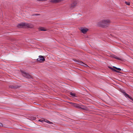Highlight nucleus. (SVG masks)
<instances>
[{
  "label": "nucleus",
  "instance_id": "f257e3e1",
  "mask_svg": "<svg viewBox=\"0 0 133 133\" xmlns=\"http://www.w3.org/2000/svg\"><path fill=\"white\" fill-rule=\"evenodd\" d=\"M111 23V21L109 19H103L98 22L97 24L99 27L105 28L109 26Z\"/></svg>",
  "mask_w": 133,
  "mask_h": 133
},
{
  "label": "nucleus",
  "instance_id": "f03ea898",
  "mask_svg": "<svg viewBox=\"0 0 133 133\" xmlns=\"http://www.w3.org/2000/svg\"><path fill=\"white\" fill-rule=\"evenodd\" d=\"M21 72L22 73V75L24 77L26 78H32V76L30 75L25 72L22 70L21 71Z\"/></svg>",
  "mask_w": 133,
  "mask_h": 133
},
{
  "label": "nucleus",
  "instance_id": "7ed1b4c3",
  "mask_svg": "<svg viewBox=\"0 0 133 133\" xmlns=\"http://www.w3.org/2000/svg\"><path fill=\"white\" fill-rule=\"evenodd\" d=\"M37 61L42 62L45 61V59L44 57L42 56H39V58L37 59Z\"/></svg>",
  "mask_w": 133,
  "mask_h": 133
},
{
  "label": "nucleus",
  "instance_id": "20e7f679",
  "mask_svg": "<svg viewBox=\"0 0 133 133\" xmlns=\"http://www.w3.org/2000/svg\"><path fill=\"white\" fill-rule=\"evenodd\" d=\"M75 61L77 62V63L78 64L80 65H82V66H85V67H87L88 66V65L86 64H85L83 62H82V61H79V60H75Z\"/></svg>",
  "mask_w": 133,
  "mask_h": 133
},
{
  "label": "nucleus",
  "instance_id": "39448f33",
  "mask_svg": "<svg viewBox=\"0 0 133 133\" xmlns=\"http://www.w3.org/2000/svg\"><path fill=\"white\" fill-rule=\"evenodd\" d=\"M28 26V24L27 23H22L18 24L17 25V27L19 28H21L23 27L24 26Z\"/></svg>",
  "mask_w": 133,
  "mask_h": 133
},
{
  "label": "nucleus",
  "instance_id": "423d86ee",
  "mask_svg": "<svg viewBox=\"0 0 133 133\" xmlns=\"http://www.w3.org/2000/svg\"><path fill=\"white\" fill-rule=\"evenodd\" d=\"M80 30L82 32L83 34H85L87 32L88 29L86 28H81Z\"/></svg>",
  "mask_w": 133,
  "mask_h": 133
},
{
  "label": "nucleus",
  "instance_id": "0eeeda50",
  "mask_svg": "<svg viewBox=\"0 0 133 133\" xmlns=\"http://www.w3.org/2000/svg\"><path fill=\"white\" fill-rule=\"evenodd\" d=\"M63 0H51L50 2L52 3H57L62 1Z\"/></svg>",
  "mask_w": 133,
  "mask_h": 133
},
{
  "label": "nucleus",
  "instance_id": "6e6552de",
  "mask_svg": "<svg viewBox=\"0 0 133 133\" xmlns=\"http://www.w3.org/2000/svg\"><path fill=\"white\" fill-rule=\"evenodd\" d=\"M122 92L123 93V95L127 97H128L130 99H131V97L128 94L124 92V90H122Z\"/></svg>",
  "mask_w": 133,
  "mask_h": 133
},
{
  "label": "nucleus",
  "instance_id": "1a4fd4ad",
  "mask_svg": "<svg viewBox=\"0 0 133 133\" xmlns=\"http://www.w3.org/2000/svg\"><path fill=\"white\" fill-rule=\"evenodd\" d=\"M122 92L123 93V95L127 97H128L130 99H131V97L128 94L124 92V90H122Z\"/></svg>",
  "mask_w": 133,
  "mask_h": 133
},
{
  "label": "nucleus",
  "instance_id": "9d476101",
  "mask_svg": "<svg viewBox=\"0 0 133 133\" xmlns=\"http://www.w3.org/2000/svg\"><path fill=\"white\" fill-rule=\"evenodd\" d=\"M77 2L76 1H74L72 3L71 5V7L72 8H75L77 4Z\"/></svg>",
  "mask_w": 133,
  "mask_h": 133
},
{
  "label": "nucleus",
  "instance_id": "9b49d317",
  "mask_svg": "<svg viewBox=\"0 0 133 133\" xmlns=\"http://www.w3.org/2000/svg\"><path fill=\"white\" fill-rule=\"evenodd\" d=\"M81 106V107H80L79 108L86 110H87L88 109V108L87 107L82 105Z\"/></svg>",
  "mask_w": 133,
  "mask_h": 133
},
{
  "label": "nucleus",
  "instance_id": "f8f14e48",
  "mask_svg": "<svg viewBox=\"0 0 133 133\" xmlns=\"http://www.w3.org/2000/svg\"><path fill=\"white\" fill-rule=\"evenodd\" d=\"M72 105L76 108H79L80 106L79 105L76 103H72Z\"/></svg>",
  "mask_w": 133,
  "mask_h": 133
},
{
  "label": "nucleus",
  "instance_id": "ddd939ff",
  "mask_svg": "<svg viewBox=\"0 0 133 133\" xmlns=\"http://www.w3.org/2000/svg\"><path fill=\"white\" fill-rule=\"evenodd\" d=\"M39 30L41 31H45L46 30L44 28L41 27L39 28Z\"/></svg>",
  "mask_w": 133,
  "mask_h": 133
},
{
  "label": "nucleus",
  "instance_id": "4468645a",
  "mask_svg": "<svg viewBox=\"0 0 133 133\" xmlns=\"http://www.w3.org/2000/svg\"><path fill=\"white\" fill-rule=\"evenodd\" d=\"M108 67L111 70H112L113 71H115V72H116V70H115V69H114V68H113L112 67H111L110 66H108Z\"/></svg>",
  "mask_w": 133,
  "mask_h": 133
},
{
  "label": "nucleus",
  "instance_id": "2eb2a0df",
  "mask_svg": "<svg viewBox=\"0 0 133 133\" xmlns=\"http://www.w3.org/2000/svg\"><path fill=\"white\" fill-rule=\"evenodd\" d=\"M75 94L74 93H72V92H71L70 93V95H71L73 97H75Z\"/></svg>",
  "mask_w": 133,
  "mask_h": 133
},
{
  "label": "nucleus",
  "instance_id": "dca6fc26",
  "mask_svg": "<svg viewBox=\"0 0 133 133\" xmlns=\"http://www.w3.org/2000/svg\"><path fill=\"white\" fill-rule=\"evenodd\" d=\"M117 70H118L119 71H121V69L120 68H117ZM117 73H121V72L118 70H117Z\"/></svg>",
  "mask_w": 133,
  "mask_h": 133
},
{
  "label": "nucleus",
  "instance_id": "f3484780",
  "mask_svg": "<svg viewBox=\"0 0 133 133\" xmlns=\"http://www.w3.org/2000/svg\"><path fill=\"white\" fill-rule=\"evenodd\" d=\"M9 87L11 88H14V87L13 85H11L9 86Z\"/></svg>",
  "mask_w": 133,
  "mask_h": 133
},
{
  "label": "nucleus",
  "instance_id": "a211bd4d",
  "mask_svg": "<svg viewBox=\"0 0 133 133\" xmlns=\"http://www.w3.org/2000/svg\"><path fill=\"white\" fill-rule=\"evenodd\" d=\"M125 3L127 5H129L130 4V2H125Z\"/></svg>",
  "mask_w": 133,
  "mask_h": 133
},
{
  "label": "nucleus",
  "instance_id": "6ab92c4d",
  "mask_svg": "<svg viewBox=\"0 0 133 133\" xmlns=\"http://www.w3.org/2000/svg\"><path fill=\"white\" fill-rule=\"evenodd\" d=\"M117 59H119V60H120L122 61H123V59L121 58H118L117 57Z\"/></svg>",
  "mask_w": 133,
  "mask_h": 133
},
{
  "label": "nucleus",
  "instance_id": "aec40b11",
  "mask_svg": "<svg viewBox=\"0 0 133 133\" xmlns=\"http://www.w3.org/2000/svg\"><path fill=\"white\" fill-rule=\"evenodd\" d=\"M47 122L49 123H51V124L52 123V122H50L49 121H48Z\"/></svg>",
  "mask_w": 133,
  "mask_h": 133
},
{
  "label": "nucleus",
  "instance_id": "412c9836",
  "mask_svg": "<svg viewBox=\"0 0 133 133\" xmlns=\"http://www.w3.org/2000/svg\"><path fill=\"white\" fill-rule=\"evenodd\" d=\"M3 126L2 124L0 122V127Z\"/></svg>",
  "mask_w": 133,
  "mask_h": 133
},
{
  "label": "nucleus",
  "instance_id": "4be33fe9",
  "mask_svg": "<svg viewBox=\"0 0 133 133\" xmlns=\"http://www.w3.org/2000/svg\"><path fill=\"white\" fill-rule=\"evenodd\" d=\"M37 0L38 1H43V0Z\"/></svg>",
  "mask_w": 133,
  "mask_h": 133
},
{
  "label": "nucleus",
  "instance_id": "5701e85b",
  "mask_svg": "<svg viewBox=\"0 0 133 133\" xmlns=\"http://www.w3.org/2000/svg\"><path fill=\"white\" fill-rule=\"evenodd\" d=\"M39 121H40V122H42V121H41L40 119H39Z\"/></svg>",
  "mask_w": 133,
  "mask_h": 133
},
{
  "label": "nucleus",
  "instance_id": "b1692460",
  "mask_svg": "<svg viewBox=\"0 0 133 133\" xmlns=\"http://www.w3.org/2000/svg\"><path fill=\"white\" fill-rule=\"evenodd\" d=\"M114 68H115V69H116V67H115V66H113V67Z\"/></svg>",
  "mask_w": 133,
  "mask_h": 133
},
{
  "label": "nucleus",
  "instance_id": "393cba45",
  "mask_svg": "<svg viewBox=\"0 0 133 133\" xmlns=\"http://www.w3.org/2000/svg\"><path fill=\"white\" fill-rule=\"evenodd\" d=\"M115 58H116V57H115Z\"/></svg>",
  "mask_w": 133,
  "mask_h": 133
}]
</instances>
